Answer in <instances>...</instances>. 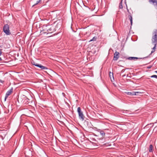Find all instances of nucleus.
<instances>
[{"label": "nucleus", "instance_id": "nucleus-16", "mask_svg": "<svg viewBox=\"0 0 157 157\" xmlns=\"http://www.w3.org/2000/svg\"><path fill=\"white\" fill-rule=\"evenodd\" d=\"M153 146L152 144H151L149 146V151L150 152H153Z\"/></svg>", "mask_w": 157, "mask_h": 157}, {"label": "nucleus", "instance_id": "nucleus-9", "mask_svg": "<svg viewBox=\"0 0 157 157\" xmlns=\"http://www.w3.org/2000/svg\"><path fill=\"white\" fill-rule=\"evenodd\" d=\"M119 53L117 52L116 51L114 53V56L113 59L114 61H117L119 57Z\"/></svg>", "mask_w": 157, "mask_h": 157}, {"label": "nucleus", "instance_id": "nucleus-4", "mask_svg": "<svg viewBox=\"0 0 157 157\" xmlns=\"http://www.w3.org/2000/svg\"><path fill=\"white\" fill-rule=\"evenodd\" d=\"M77 112L78 114L79 118L82 121H83L85 118V117L80 107H78L77 109Z\"/></svg>", "mask_w": 157, "mask_h": 157}, {"label": "nucleus", "instance_id": "nucleus-20", "mask_svg": "<svg viewBox=\"0 0 157 157\" xmlns=\"http://www.w3.org/2000/svg\"><path fill=\"white\" fill-rule=\"evenodd\" d=\"M41 0H38V1H37L36 3H35L34 4L33 6L32 7H34L36 5L38 4L39 3H40L41 2Z\"/></svg>", "mask_w": 157, "mask_h": 157}, {"label": "nucleus", "instance_id": "nucleus-13", "mask_svg": "<svg viewBox=\"0 0 157 157\" xmlns=\"http://www.w3.org/2000/svg\"><path fill=\"white\" fill-rule=\"evenodd\" d=\"M142 59V58H138L137 57H129L128 58H127V59H128V60H132V59Z\"/></svg>", "mask_w": 157, "mask_h": 157}, {"label": "nucleus", "instance_id": "nucleus-22", "mask_svg": "<svg viewBox=\"0 0 157 157\" xmlns=\"http://www.w3.org/2000/svg\"><path fill=\"white\" fill-rule=\"evenodd\" d=\"M32 64L33 65H35V66H36V65H38V64L36 63V62H34V61H33L31 62Z\"/></svg>", "mask_w": 157, "mask_h": 157}, {"label": "nucleus", "instance_id": "nucleus-12", "mask_svg": "<svg viewBox=\"0 0 157 157\" xmlns=\"http://www.w3.org/2000/svg\"><path fill=\"white\" fill-rule=\"evenodd\" d=\"M152 44H153L154 46V47L152 48V50L151 51V54H152L154 52H155V50L156 48V47L157 44V42H151Z\"/></svg>", "mask_w": 157, "mask_h": 157}, {"label": "nucleus", "instance_id": "nucleus-26", "mask_svg": "<svg viewBox=\"0 0 157 157\" xmlns=\"http://www.w3.org/2000/svg\"><path fill=\"white\" fill-rule=\"evenodd\" d=\"M151 67H148V68H149H149H151Z\"/></svg>", "mask_w": 157, "mask_h": 157}, {"label": "nucleus", "instance_id": "nucleus-5", "mask_svg": "<svg viewBox=\"0 0 157 157\" xmlns=\"http://www.w3.org/2000/svg\"><path fill=\"white\" fill-rule=\"evenodd\" d=\"M151 42H157V29H155L153 33Z\"/></svg>", "mask_w": 157, "mask_h": 157}, {"label": "nucleus", "instance_id": "nucleus-1", "mask_svg": "<svg viewBox=\"0 0 157 157\" xmlns=\"http://www.w3.org/2000/svg\"><path fill=\"white\" fill-rule=\"evenodd\" d=\"M55 24H56V28L55 27V26L54 25H50L49 29L48 31V33H52L54 31H56V28L57 29H60L61 25V22L60 20H58L56 21Z\"/></svg>", "mask_w": 157, "mask_h": 157}, {"label": "nucleus", "instance_id": "nucleus-2", "mask_svg": "<svg viewBox=\"0 0 157 157\" xmlns=\"http://www.w3.org/2000/svg\"><path fill=\"white\" fill-rule=\"evenodd\" d=\"M126 9L127 11L128 12V17L129 20L130 21V24L131 26L132 25V14L133 13V12L132 10H131V9H130V10L128 9L127 6H126Z\"/></svg>", "mask_w": 157, "mask_h": 157}, {"label": "nucleus", "instance_id": "nucleus-25", "mask_svg": "<svg viewBox=\"0 0 157 157\" xmlns=\"http://www.w3.org/2000/svg\"><path fill=\"white\" fill-rule=\"evenodd\" d=\"M0 82H2V81L1 80H0Z\"/></svg>", "mask_w": 157, "mask_h": 157}, {"label": "nucleus", "instance_id": "nucleus-24", "mask_svg": "<svg viewBox=\"0 0 157 157\" xmlns=\"http://www.w3.org/2000/svg\"><path fill=\"white\" fill-rule=\"evenodd\" d=\"M123 112L124 113H126L127 112H128V111H129L128 110H124L123 111Z\"/></svg>", "mask_w": 157, "mask_h": 157}, {"label": "nucleus", "instance_id": "nucleus-21", "mask_svg": "<svg viewBox=\"0 0 157 157\" xmlns=\"http://www.w3.org/2000/svg\"><path fill=\"white\" fill-rule=\"evenodd\" d=\"M98 142L99 143L100 145H104L106 144H104V142H101V141L100 140H99Z\"/></svg>", "mask_w": 157, "mask_h": 157}, {"label": "nucleus", "instance_id": "nucleus-18", "mask_svg": "<svg viewBox=\"0 0 157 157\" xmlns=\"http://www.w3.org/2000/svg\"><path fill=\"white\" fill-rule=\"evenodd\" d=\"M119 9H121L123 8V6H122V0L121 2H120L119 6Z\"/></svg>", "mask_w": 157, "mask_h": 157}, {"label": "nucleus", "instance_id": "nucleus-19", "mask_svg": "<svg viewBox=\"0 0 157 157\" xmlns=\"http://www.w3.org/2000/svg\"><path fill=\"white\" fill-rule=\"evenodd\" d=\"M97 39V37L96 36H94V37H93L92 39L90 40L89 41V42H90L92 41H96V40Z\"/></svg>", "mask_w": 157, "mask_h": 157}, {"label": "nucleus", "instance_id": "nucleus-11", "mask_svg": "<svg viewBox=\"0 0 157 157\" xmlns=\"http://www.w3.org/2000/svg\"><path fill=\"white\" fill-rule=\"evenodd\" d=\"M36 67H40L41 70H46L48 68L47 67L42 66L41 64H38V65H36Z\"/></svg>", "mask_w": 157, "mask_h": 157}, {"label": "nucleus", "instance_id": "nucleus-3", "mask_svg": "<svg viewBox=\"0 0 157 157\" xmlns=\"http://www.w3.org/2000/svg\"><path fill=\"white\" fill-rule=\"evenodd\" d=\"M3 30L4 33L7 35H10L11 34L9 25L8 24H6L4 25Z\"/></svg>", "mask_w": 157, "mask_h": 157}, {"label": "nucleus", "instance_id": "nucleus-10", "mask_svg": "<svg viewBox=\"0 0 157 157\" xmlns=\"http://www.w3.org/2000/svg\"><path fill=\"white\" fill-rule=\"evenodd\" d=\"M150 3H152L153 5L156 7L157 9V0H149Z\"/></svg>", "mask_w": 157, "mask_h": 157}, {"label": "nucleus", "instance_id": "nucleus-27", "mask_svg": "<svg viewBox=\"0 0 157 157\" xmlns=\"http://www.w3.org/2000/svg\"><path fill=\"white\" fill-rule=\"evenodd\" d=\"M155 72L157 73V71H155Z\"/></svg>", "mask_w": 157, "mask_h": 157}, {"label": "nucleus", "instance_id": "nucleus-14", "mask_svg": "<svg viewBox=\"0 0 157 157\" xmlns=\"http://www.w3.org/2000/svg\"><path fill=\"white\" fill-rule=\"evenodd\" d=\"M109 76L111 79L112 82H113V80H114V78L113 76V73L110 72L109 74Z\"/></svg>", "mask_w": 157, "mask_h": 157}, {"label": "nucleus", "instance_id": "nucleus-15", "mask_svg": "<svg viewBox=\"0 0 157 157\" xmlns=\"http://www.w3.org/2000/svg\"><path fill=\"white\" fill-rule=\"evenodd\" d=\"M99 132L100 134L102 137L105 136V133L103 130H99Z\"/></svg>", "mask_w": 157, "mask_h": 157}, {"label": "nucleus", "instance_id": "nucleus-17", "mask_svg": "<svg viewBox=\"0 0 157 157\" xmlns=\"http://www.w3.org/2000/svg\"><path fill=\"white\" fill-rule=\"evenodd\" d=\"M29 99L28 98H26L24 100V102H25V104H29Z\"/></svg>", "mask_w": 157, "mask_h": 157}, {"label": "nucleus", "instance_id": "nucleus-6", "mask_svg": "<svg viewBox=\"0 0 157 157\" xmlns=\"http://www.w3.org/2000/svg\"><path fill=\"white\" fill-rule=\"evenodd\" d=\"M50 25H43L42 27V30L41 32H42L44 33H46L48 34V31L50 27Z\"/></svg>", "mask_w": 157, "mask_h": 157}, {"label": "nucleus", "instance_id": "nucleus-7", "mask_svg": "<svg viewBox=\"0 0 157 157\" xmlns=\"http://www.w3.org/2000/svg\"><path fill=\"white\" fill-rule=\"evenodd\" d=\"M125 93L129 95H137L140 93V92H126Z\"/></svg>", "mask_w": 157, "mask_h": 157}, {"label": "nucleus", "instance_id": "nucleus-23", "mask_svg": "<svg viewBox=\"0 0 157 157\" xmlns=\"http://www.w3.org/2000/svg\"><path fill=\"white\" fill-rule=\"evenodd\" d=\"M150 77L152 78H157V75H152Z\"/></svg>", "mask_w": 157, "mask_h": 157}, {"label": "nucleus", "instance_id": "nucleus-8", "mask_svg": "<svg viewBox=\"0 0 157 157\" xmlns=\"http://www.w3.org/2000/svg\"><path fill=\"white\" fill-rule=\"evenodd\" d=\"M13 91V89L12 88L9 90H8L6 92V95L5 97V101H6V99L8 97V96L11 94V93H12Z\"/></svg>", "mask_w": 157, "mask_h": 157}]
</instances>
